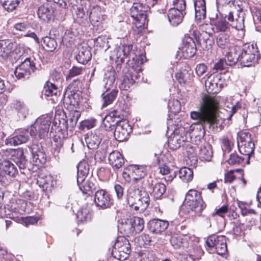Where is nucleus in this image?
Segmentation results:
<instances>
[{
	"instance_id": "nucleus-53",
	"label": "nucleus",
	"mask_w": 261,
	"mask_h": 261,
	"mask_svg": "<svg viewBox=\"0 0 261 261\" xmlns=\"http://www.w3.org/2000/svg\"><path fill=\"white\" fill-rule=\"evenodd\" d=\"M94 45L106 50L108 48V39L106 36H98L94 40Z\"/></svg>"
},
{
	"instance_id": "nucleus-52",
	"label": "nucleus",
	"mask_w": 261,
	"mask_h": 261,
	"mask_svg": "<svg viewBox=\"0 0 261 261\" xmlns=\"http://www.w3.org/2000/svg\"><path fill=\"white\" fill-rule=\"evenodd\" d=\"M80 116V115L79 112H75L72 116H70L68 121L63 119V124L64 125V123H68L67 125H69L71 128H73L75 126ZM65 128H67V124L65 125Z\"/></svg>"
},
{
	"instance_id": "nucleus-21",
	"label": "nucleus",
	"mask_w": 261,
	"mask_h": 261,
	"mask_svg": "<svg viewBox=\"0 0 261 261\" xmlns=\"http://www.w3.org/2000/svg\"><path fill=\"white\" fill-rule=\"evenodd\" d=\"M197 37L195 34L196 41L201 47L205 50L211 49L214 44V39L213 35H210V33L201 32Z\"/></svg>"
},
{
	"instance_id": "nucleus-32",
	"label": "nucleus",
	"mask_w": 261,
	"mask_h": 261,
	"mask_svg": "<svg viewBox=\"0 0 261 261\" xmlns=\"http://www.w3.org/2000/svg\"><path fill=\"white\" fill-rule=\"evenodd\" d=\"M118 227L121 233L127 236L133 235L134 233L130 218L121 220Z\"/></svg>"
},
{
	"instance_id": "nucleus-39",
	"label": "nucleus",
	"mask_w": 261,
	"mask_h": 261,
	"mask_svg": "<svg viewBox=\"0 0 261 261\" xmlns=\"http://www.w3.org/2000/svg\"><path fill=\"white\" fill-rule=\"evenodd\" d=\"M77 185L83 194H87L88 195H90L94 191L95 192L97 190L94 184L89 180L85 179L83 183Z\"/></svg>"
},
{
	"instance_id": "nucleus-61",
	"label": "nucleus",
	"mask_w": 261,
	"mask_h": 261,
	"mask_svg": "<svg viewBox=\"0 0 261 261\" xmlns=\"http://www.w3.org/2000/svg\"><path fill=\"white\" fill-rule=\"evenodd\" d=\"M159 154H160V153H155L154 156L157 158L156 161L158 164L159 165L160 172L163 175H167L170 173V168L165 164H160V160L158 157Z\"/></svg>"
},
{
	"instance_id": "nucleus-16",
	"label": "nucleus",
	"mask_w": 261,
	"mask_h": 261,
	"mask_svg": "<svg viewBox=\"0 0 261 261\" xmlns=\"http://www.w3.org/2000/svg\"><path fill=\"white\" fill-rule=\"evenodd\" d=\"M180 50L186 58L193 57L196 53V45L194 39L190 37H185L183 45Z\"/></svg>"
},
{
	"instance_id": "nucleus-56",
	"label": "nucleus",
	"mask_w": 261,
	"mask_h": 261,
	"mask_svg": "<svg viewBox=\"0 0 261 261\" xmlns=\"http://www.w3.org/2000/svg\"><path fill=\"white\" fill-rule=\"evenodd\" d=\"M132 48L133 45L131 44H123L121 46H119L117 53L119 54H121L123 57H126L129 54Z\"/></svg>"
},
{
	"instance_id": "nucleus-33",
	"label": "nucleus",
	"mask_w": 261,
	"mask_h": 261,
	"mask_svg": "<svg viewBox=\"0 0 261 261\" xmlns=\"http://www.w3.org/2000/svg\"><path fill=\"white\" fill-rule=\"evenodd\" d=\"M118 93V89H113L111 91L108 90L102 93V107L105 108L111 105L116 98Z\"/></svg>"
},
{
	"instance_id": "nucleus-1",
	"label": "nucleus",
	"mask_w": 261,
	"mask_h": 261,
	"mask_svg": "<svg viewBox=\"0 0 261 261\" xmlns=\"http://www.w3.org/2000/svg\"><path fill=\"white\" fill-rule=\"evenodd\" d=\"M218 101L216 97L209 95L203 96L198 111L191 112V118L197 120V122L192 125L193 135L203 136L206 127L212 130L217 128L222 122L218 114Z\"/></svg>"
},
{
	"instance_id": "nucleus-40",
	"label": "nucleus",
	"mask_w": 261,
	"mask_h": 261,
	"mask_svg": "<svg viewBox=\"0 0 261 261\" xmlns=\"http://www.w3.org/2000/svg\"><path fill=\"white\" fill-rule=\"evenodd\" d=\"M13 108L17 112L19 117L21 119H24L28 114V110L23 102L15 101L13 103Z\"/></svg>"
},
{
	"instance_id": "nucleus-42",
	"label": "nucleus",
	"mask_w": 261,
	"mask_h": 261,
	"mask_svg": "<svg viewBox=\"0 0 261 261\" xmlns=\"http://www.w3.org/2000/svg\"><path fill=\"white\" fill-rule=\"evenodd\" d=\"M199 155L202 160L206 161H211L213 156L211 146L207 144L206 145L201 146L199 151Z\"/></svg>"
},
{
	"instance_id": "nucleus-49",
	"label": "nucleus",
	"mask_w": 261,
	"mask_h": 261,
	"mask_svg": "<svg viewBox=\"0 0 261 261\" xmlns=\"http://www.w3.org/2000/svg\"><path fill=\"white\" fill-rule=\"evenodd\" d=\"M214 25L217 32H227L230 28L229 22L226 21L225 18L217 19L215 22Z\"/></svg>"
},
{
	"instance_id": "nucleus-60",
	"label": "nucleus",
	"mask_w": 261,
	"mask_h": 261,
	"mask_svg": "<svg viewBox=\"0 0 261 261\" xmlns=\"http://www.w3.org/2000/svg\"><path fill=\"white\" fill-rule=\"evenodd\" d=\"M244 159L242 157L239 156L236 153H233L230 154L228 163L231 165L240 164L244 161Z\"/></svg>"
},
{
	"instance_id": "nucleus-20",
	"label": "nucleus",
	"mask_w": 261,
	"mask_h": 261,
	"mask_svg": "<svg viewBox=\"0 0 261 261\" xmlns=\"http://www.w3.org/2000/svg\"><path fill=\"white\" fill-rule=\"evenodd\" d=\"M79 95V92L71 90L70 87H67L62 98L64 106L68 107L69 106L77 105L80 100Z\"/></svg>"
},
{
	"instance_id": "nucleus-36",
	"label": "nucleus",
	"mask_w": 261,
	"mask_h": 261,
	"mask_svg": "<svg viewBox=\"0 0 261 261\" xmlns=\"http://www.w3.org/2000/svg\"><path fill=\"white\" fill-rule=\"evenodd\" d=\"M2 172L10 177H14L17 174L18 170L16 166L9 161H4L2 163Z\"/></svg>"
},
{
	"instance_id": "nucleus-17",
	"label": "nucleus",
	"mask_w": 261,
	"mask_h": 261,
	"mask_svg": "<svg viewBox=\"0 0 261 261\" xmlns=\"http://www.w3.org/2000/svg\"><path fill=\"white\" fill-rule=\"evenodd\" d=\"M29 140V132L23 129L15 136L6 139L5 142L7 145L16 146L26 143Z\"/></svg>"
},
{
	"instance_id": "nucleus-18",
	"label": "nucleus",
	"mask_w": 261,
	"mask_h": 261,
	"mask_svg": "<svg viewBox=\"0 0 261 261\" xmlns=\"http://www.w3.org/2000/svg\"><path fill=\"white\" fill-rule=\"evenodd\" d=\"M241 12V10H238L235 13L230 12L228 15L225 16L229 21V26L237 30L242 29L244 27V16L240 15Z\"/></svg>"
},
{
	"instance_id": "nucleus-14",
	"label": "nucleus",
	"mask_w": 261,
	"mask_h": 261,
	"mask_svg": "<svg viewBox=\"0 0 261 261\" xmlns=\"http://www.w3.org/2000/svg\"><path fill=\"white\" fill-rule=\"evenodd\" d=\"M58 11H54L53 8L48 5H43L38 8L37 15L38 18L43 21H48L53 17L57 19H61L62 16H57Z\"/></svg>"
},
{
	"instance_id": "nucleus-64",
	"label": "nucleus",
	"mask_w": 261,
	"mask_h": 261,
	"mask_svg": "<svg viewBox=\"0 0 261 261\" xmlns=\"http://www.w3.org/2000/svg\"><path fill=\"white\" fill-rule=\"evenodd\" d=\"M30 27L29 23L27 22H18L14 25V29L16 31L24 32Z\"/></svg>"
},
{
	"instance_id": "nucleus-43",
	"label": "nucleus",
	"mask_w": 261,
	"mask_h": 261,
	"mask_svg": "<svg viewBox=\"0 0 261 261\" xmlns=\"http://www.w3.org/2000/svg\"><path fill=\"white\" fill-rule=\"evenodd\" d=\"M42 46L47 51H53L57 46V43L55 38L46 36L43 38Z\"/></svg>"
},
{
	"instance_id": "nucleus-62",
	"label": "nucleus",
	"mask_w": 261,
	"mask_h": 261,
	"mask_svg": "<svg viewBox=\"0 0 261 261\" xmlns=\"http://www.w3.org/2000/svg\"><path fill=\"white\" fill-rule=\"evenodd\" d=\"M170 242L171 245L175 249H178L182 246L181 239L175 236H172L170 239Z\"/></svg>"
},
{
	"instance_id": "nucleus-19",
	"label": "nucleus",
	"mask_w": 261,
	"mask_h": 261,
	"mask_svg": "<svg viewBox=\"0 0 261 261\" xmlns=\"http://www.w3.org/2000/svg\"><path fill=\"white\" fill-rule=\"evenodd\" d=\"M207 92L217 93L221 90V81L219 75H211L205 82Z\"/></svg>"
},
{
	"instance_id": "nucleus-41",
	"label": "nucleus",
	"mask_w": 261,
	"mask_h": 261,
	"mask_svg": "<svg viewBox=\"0 0 261 261\" xmlns=\"http://www.w3.org/2000/svg\"><path fill=\"white\" fill-rule=\"evenodd\" d=\"M184 142V138L179 135H174L168 139V146L171 149L176 150Z\"/></svg>"
},
{
	"instance_id": "nucleus-59",
	"label": "nucleus",
	"mask_w": 261,
	"mask_h": 261,
	"mask_svg": "<svg viewBox=\"0 0 261 261\" xmlns=\"http://www.w3.org/2000/svg\"><path fill=\"white\" fill-rule=\"evenodd\" d=\"M186 152L188 158L189 160H192L195 162H197L196 153L195 152V147L191 145H188L186 147Z\"/></svg>"
},
{
	"instance_id": "nucleus-28",
	"label": "nucleus",
	"mask_w": 261,
	"mask_h": 261,
	"mask_svg": "<svg viewBox=\"0 0 261 261\" xmlns=\"http://www.w3.org/2000/svg\"><path fill=\"white\" fill-rule=\"evenodd\" d=\"M42 93L46 97H51L50 99L55 102L58 95L60 94V91L54 84L47 81L44 86Z\"/></svg>"
},
{
	"instance_id": "nucleus-44",
	"label": "nucleus",
	"mask_w": 261,
	"mask_h": 261,
	"mask_svg": "<svg viewBox=\"0 0 261 261\" xmlns=\"http://www.w3.org/2000/svg\"><path fill=\"white\" fill-rule=\"evenodd\" d=\"M179 177L183 181L188 182L193 179V171L189 168H181L179 170Z\"/></svg>"
},
{
	"instance_id": "nucleus-5",
	"label": "nucleus",
	"mask_w": 261,
	"mask_h": 261,
	"mask_svg": "<svg viewBox=\"0 0 261 261\" xmlns=\"http://www.w3.org/2000/svg\"><path fill=\"white\" fill-rule=\"evenodd\" d=\"M147 173V167L143 165H130L125 167L122 176L125 181L129 182L144 178Z\"/></svg>"
},
{
	"instance_id": "nucleus-3",
	"label": "nucleus",
	"mask_w": 261,
	"mask_h": 261,
	"mask_svg": "<svg viewBox=\"0 0 261 261\" xmlns=\"http://www.w3.org/2000/svg\"><path fill=\"white\" fill-rule=\"evenodd\" d=\"M141 67L138 64L125 67L122 71V80L120 88L127 90L140 76Z\"/></svg>"
},
{
	"instance_id": "nucleus-9",
	"label": "nucleus",
	"mask_w": 261,
	"mask_h": 261,
	"mask_svg": "<svg viewBox=\"0 0 261 261\" xmlns=\"http://www.w3.org/2000/svg\"><path fill=\"white\" fill-rule=\"evenodd\" d=\"M206 244L212 250L214 249L219 255H224L227 252L226 238L224 236H210Z\"/></svg>"
},
{
	"instance_id": "nucleus-37",
	"label": "nucleus",
	"mask_w": 261,
	"mask_h": 261,
	"mask_svg": "<svg viewBox=\"0 0 261 261\" xmlns=\"http://www.w3.org/2000/svg\"><path fill=\"white\" fill-rule=\"evenodd\" d=\"M91 57L92 55L90 50L82 47L76 56V59L79 63L85 64L91 59Z\"/></svg>"
},
{
	"instance_id": "nucleus-30",
	"label": "nucleus",
	"mask_w": 261,
	"mask_h": 261,
	"mask_svg": "<svg viewBox=\"0 0 261 261\" xmlns=\"http://www.w3.org/2000/svg\"><path fill=\"white\" fill-rule=\"evenodd\" d=\"M195 17L196 19H204L206 16L205 0H194Z\"/></svg>"
},
{
	"instance_id": "nucleus-35",
	"label": "nucleus",
	"mask_w": 261,
	"mask_h": 261,
	"mask_svg": "<svg viewBox=\"0 0 261 261\" xmlns=\"http://www.w3.org/2000/svg\"><path fill=\"white\" fill-rule=\"evenodd\" d=\"M152 195L155 199H161L166 191V186L161 182L152 183L151 185Z\"/></svg>"
},
{
	"instance_id": "nucleus-13",
	"label": "nucleus",
	"mask_w": 261,
	"mask_h": 261,
	"mask_svg": "<svg viewBox=\"0 0 261 261\" xmlns=\"http://www.w3.org/2000/svg\"><path fill=\"white\" fill-rule=\"evenodd\" d=\"M29 148L32 155L33 165L37 167L42 166L46 162V155L41 147L38 144H33Z\"/></svg>"
},
{
	"instance_id": "nucleus-46",
	"label": "nucleus",
	"mask_w": 261,
	"mask_h": 261,
	"mask_svg": "<svg viewBox=\"0 0 261 261\" xmlns=\"http://www.w3.org/2000/svg\"><path fill=\"white\" fill-rule=\"evenodd\" d=\"M130 220L133 224L134 232L135 233H138L142 231L144 227L143 219L140 217H133L130 218Z\"/></svg>"
},
{
	"instance_id": "nucleus-24",
	"label": "nucleus",
	"mask_w": 261,
	"mask_h": 261,
	"mask_svg": "<svg viewBox=\"0 0 261 261\" xmlns=\"http://www.w3.org/2000/svg\"><path fill=\"white\" fill-rule=\"evenodd\" d=\"M109 162L114 170H117L124 165L125 159L118 151H114L109 154Z\"/></svg>"
},
{
	"instance_id": "nucleus-26",
	"label": "nucleus",
	"mask_w": 261,
	"mask_h": 261,
	"mask_svg": "<svg viewBox=\"0 0 261 261\" xmlns=\"http://www.w3.org/2000/svg\"><path fill=\"white\" fill-rule=\"evenodd\" d=\"M36 123H38V136L43 138L48 133L51 123L50 119L48 117H42L38 118Z\"/></svg>"
},
{
	"instance_id": "nucleus-8",
	"label": "nucleus",
	"mask_w": 261,
	"mask_h": 261,
	"mask_svg": "<svg viewBox=\"0 0 261 261\" xmlns=\"http://www.w3.org/2000/svg\"><path fill=\"white\" fill-rule=\"evenodd\" d=\"M37 70L35 64L30 58H26L23 62L18 66L14 73L18 80H26L29 79L32 73Z\"/></svg>"
},
{
	"instance_id": "nucleus-25",
	"label": "nucleus",
	"mask_w": 261,
	"mask_h": 261,
	"mask_svg": "<svg viewBox=\"0 0 261 261\" xmlns=\"http://www.w3.org/2000/svg\"><path fill=\"white\" fill-rule=\"evenodd\" d=\"M11 160L19 167L20 170H24L27 168L28 162L24 155L22 149L14 150L11 156Z\"/></svg>"
},
{
	"instance_id": "nucleus-51",
	"label": "nucleus",
	"mask_w": 261,
	"mask_h": 261,
	"mask_svg": "<svg viewBox=\"0 0 261 261\" xmlns=\"http://www.w3.org/2000/svg\"><path fill=\"white\" fill-rule=\"evenodd\" d=\"M85 69L82 67L73 66L68 71V74L66 75L67 80L71 79L76 76L80 75L83 73Z\"/></svg>"
},
{
	"instance_id": "nucleus-45",
	"label": "nucleus",
	"mask_w": 261,
	"mask_h": 261,
	"mask_svg": "<svg viewBox=\"0 0 261 261\" xmlns=\"http://www.w3.org/2000/svg\"><path fill=\"white\" fill-rule=\"evenodd\" d=\"M39 182L43 190L46 192L50 191L56 184V181L50 175L46 176L45 178L40 179Z\"/></svg>"
},
{
	"instance_id": "nucleus-47",
	"label": "nucleus",
	"mask_w": 261,
	"mask_h": 261,
	"mask_svg": "<svg viewBox=\"0 0 261 261\" xmlns=\"http://www.w3.org/2000/svg\"><path fill=\"white\" fill-rule=\"evenodd\" d=\"M21 0H0V4L8 12L15 10Z\"/></svg>"
},
{
	"instance_id": "nucleus-23",
	"label": "nucleus",
	"mask_w": 261,
	"mask_h": 261,
	"mask_svg": "<svg viewBox=\"0 0 261 261\" xmlns=\"http://www.w3.org/2000/svg\"><path fill=\"white\" fill-rule=\"evenodd\" d=\"M241 49L233 46L228 48L226 51L225 59V63L229 66L235 65L237 62H240V53Z\"/></svg>"
},
{
	"instance_id": "nucleus-29",
	"label": "nucleus",
	"mask_w": 261,
	"mask_h": 261,
	"mask_svg": "<svg viewBox=\"0 0 261 261\" xmlns=\"http://www.w3.org/2000/svg\"><path fill=\"white\" fill-rule=\"evenodd\" d=\"M185 14L186 13L180 12L177 9L171 8L168 11V20L172 25L177 26L182 22Z\"/></svg>"
},
{
	"instance_id": "nucleus-57",
	"label": "nucleus",
	"mask_w": 261,
	"mask_h": 261,
	"mask_svg": "<svg viewBox=\"0 0 261 261\" xmlns=\"http://www.w3.org/2000/svg\"><path fill=\"white\" fill-rule=\"evenodd\" d=\"M95 125V120L94 119H87L82 121L80 123V129H84L86 128L88 129L94 127Z\"/></svg>"
},
{
	"instance_id": "nucleus-2",
	"label": "nucleus",
	"mask_w": 261,
	"mask_h": 261,
	"mask_svg": "<svg viewBox=\"0 0 261 261\" xmlns=\"http://www.w3.org/2000/svg\"><path fill=\"white\" fill-rule=\"evenodd\" d=\"M127 203L133 209L138 211L146 208L150 201L148 193L143 189H130L127 195Z\"/></svg>"
},
{
	"instance_id": "nucleus-50",
	"label": "nucleus",
	"mask_w": 261,
	"mask_h": 261,
	"mask_svg": "<svg viewBox=\"0 0 261 261\" xmlns=\"http://www.w3.org/2000/svg\"><path fill=\"white\" fill-rule=\"evenodd\" d=\"M190 209L196 213L200 214L205 207L206 204L202 199L197 200L196 202L188 204Z\"/></svg>"
},
{
	"instance_id": "nucleus-34",
	"label": "nucleus",
	"mask_w": 261,
	"mask_h": 261,
	"mask_svg": "<svg viewBox=\"0 0 261 261\" xmlns=\"http://www.w3.org/2000/svg\"><path fill=\"white\" fill-rule=\"evenodd\" d=\"M216 43L220 48L226 51L233 46L232 44L230 43L229 36L227 34H220L218 35Z\"/></svg>"
},
{
	"instance_id": "nucleus-31",
	"label": "nucleus",
	"mask_w": 261,
	"mask_h": 261,
	"mask_svg": "<svg viewBox=\"0 0 261 261\" xmlns=\"http://www.w3.org/2000/svg\"><path fill=\"white\" fill-rule=\"evenodd\" d=\"M120 121L108 115L103 119L101 127L99 129H102L105 132L112 131L115 129Z\"/></svg>"
},
{
	"instance_id": "nucleus-22",
	"label": "nucleus",
	"mask_w": 261,
	"mask_h": 261,
	"mask_svg": "<svg viewBox=\"0 0 261 261\" xmlns=\"http://www.w3.org/2000/svg\"><path fill=\"white\" fill-rule=\"evenodd\" d=\"M168 226L169 223L167 221L159 219L151 220L147 224L149 230L154 233H160L164 231Z\"/></svg>"
},
{
	"instance_id": "nucleus-12",
	"label": "nucleus",
	"mask_w": 261,
	"mask_h": 261,
	"mask_svg": "<svg viewBox=\"0 0 261 261\" xmlns=\"http://www.w3.org/2000/svg\"><path fill=\"white\" fill-rule=\"evenodd\" d=\"M132 131V128L125 120H120L115 128L114 136L116 140L122 142L126 140Z\"/></svg>"
},
{
	"instance_id": "nucleus-15",
	"label": "nucleus",
	"mask_w": 261,
	"mask_h": 261,
	"mask_svg": "<svg viewBox=\"0 0 261 261\" xmlns=\"http://www.w3.org/2000/svg\"><path fill=\"white\" fill-rule=\"evenodd\" d=\"M94 201L97 207L106 208L111 204L109 194L102 189H98L95 192Z\"/></svg>"
},
{
	"instance_id": "nucleus-6",
	"label": "nucleus",
	"mask_w": 261,
	"mask_h": 261,
	"mask_svg": "<svg viewBox=\"0 0 261 261\" xmlns=\"http://www.w3.org/2000/svg\"><path fill=\"white\" fill-rule=\"evenodd\" d=\"M240 56V62L242 66H250L258 59L257 48L253 44H245L241 49Z\"/></svg>"
},
{
	"instance_id": "nucleus-7",
	"label": "nucleus",
	"mask_w": 261,
	"mask_h": 261,
	"mask_svg": "<svg viewBox=\"0 0 261 261\" xmlns=\"http://www.w3.org/2000/svg\"><path fill=\"white\" fill-rule=\"evenodd\" d=\"M238 146L240 152L247 156L248 160L254 152V144L249 133H242L238 138Z\"/></svg>"
},
{
	"instance_id": "nucleus-10",
	"label": "nucleus",
	"mask_w": 261,
	"mask_h": 261,
	"mask_svg": "<svg viewBox=\"0 0 261 261\" xmlns=\"http://www.w3.org/2000/svg\"><path fill=\"white\" fill-rule=\"evenodd\" d=\"M130 252V245L128 240L124 239V241H118L112 251L113 256L119 260H124L128 257Z\"/></svg>"
},
{
	"instance_id": "nucleus-4",
	"label": "nucleus",
	"mask_w": 261,
	"mask_h": 261,
	"mask_svg": "<svg viewBox=\"0 0 261 261\" xmlns=\"http://www.w3.org/2000/svg\"><path fill=\"white\" fill-rule=\"evenodd\" d=\"M148 10V6L143 4V2L133 3V5L130 9V14L135 21L134 23L136 28L139 29L144 27Z\"/></svg>"
},
{
	"instance_id": "nucleus-55",
	"label": "nucleus",
	"mask_w": 261,
	"mask_h": 261,
	"mask_svg": "<svg viewBox=\"0 0 261 261\" xmlns=\"http://www.w3.org/2000/svg\"><path fill=\"white\" fill-rule=\"evenodd\" d=\"M11 53V50L7 46L6 43L0 41V57L3 59L7 58Z\"/></svg>"
},
{
	"instance_id": "nucleus-11",
	"label": "nucleus",
	"mask_w": 261,
	"mask_h": 261,
	"mask_svg": "<svg viewBox=\"0 0 261 261\" xmlns=\"http://www.w3.org/2000/svg\"><path fill=\"white\" fill-rule=\"evenodd\" d=\"M107 134L102 129H96L87 134L85 140L87 147L90 149H95L99 146L102 139L107 138Z\"/></svg>"
},
{
	"instance_id": "nucleus-48",
	"label": "nucleus",
	"mask_w": 261,
	"mask_h": 261,
	"mask_svg": "<svg viewBox=\"0 0 261 261\" xmlns=\"http://www.w3.org/2000/svg\"><path fill=\"white\" fill-rule=\"evenodd\" d=\"M202 199L201 193L195 190H190L186 195L185 201L187 204L191 202H196Z\"/></svg>"
},
{
	"instance_id": "nucleus-38",
	"label": "nucleus",
	"mask_w": 261,
	"mask_h": 261,
	"mask_svg": "<svg viewBox=\"0 0 261 261\" xmlns=\"http://www.w3.org/2000/svg\"><path fill=\"white\" fill-rule=\"evenodd\" d=\"M76 218L81 222H89L92 218V211L88 207H82L77 211Z\"/></svg>"
},
{
	"instance_id": "nucleus-54",
	"label": "nucleus",
	"mask_w": 261,
	"mask_h": 261,
	"mask_svg": "<svg viewBox=\"0 0 261 261\" xmlns=\"http://www.w3.org/2000/svg\"><path fill=\"white\" fill-rule=\"evenodd\" d=\"M109 115H111L112 118H115L116 119L120 120L126 117L127 112L122 109L117 108L110 112Z\"/></svg>"
},
{
	"instance_id": "nucleus-63",
	"label": "nucleus",
	"mask_w": 261,
	"mask_h": 261,
	"mask_svg": "<svg viewBox=\"0 0 261 261\" xmlns=\"http://www.w3.org/2000/svg\"><path fill=\"white\" fill-rule=\"evenodd\" d=\"M115 81V79L113 75H111L104 79L105 88L107 89V91L110 89L111 87L113 86Z\"/></svg>"
},
{
	"instance_id": "nucleus-58",
	"label": "nucleus",
	"mask_w": 261,
	"mask_h": 261,
	"mask_svg": "<svg viewBox=\"0 0 261 261\" xmlns=\"http://www.w3.org/2000/svg\"><path fill=\"white\" fill-rule=\"evenodd\" d=\"M168 108L171 113H177L180 110V102L177 100L170 101L168 103Z\"/></svg>"
},
{
	"instance_id": "nucleus-27",
	"label": "nucleus",
	"mask_w": 261,
	"mask_h": 261,
	"mask_svg": "<svg viewBox=\"0 0 261 261\" xmlns=\"http://www.w3.org/2000/svg\"><path fill=\"white\" fill-rule=\"evenodd\" d=\"M77 175L76 182L77 184L83 183L86 179L89 171V164L85 161H81L76 166Z\"/></svg>"
}]
</instances>
